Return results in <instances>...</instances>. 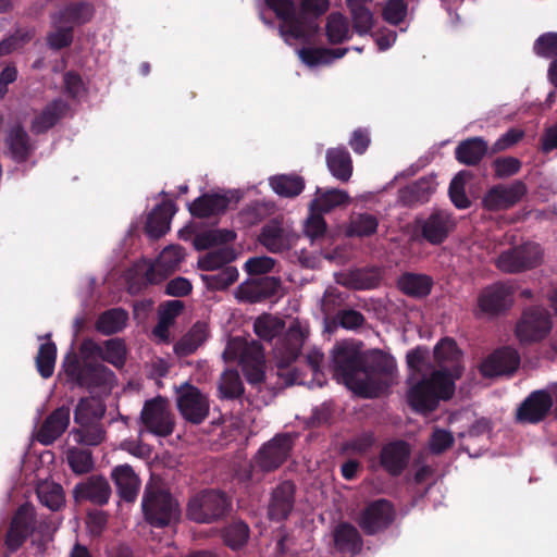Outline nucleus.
Returning <instances> with one entry per match:
<instances>
[{
    "mask_svg": "<svg viewBox=\"0 0 557 557\" xmlns=\"http://www.w3.org/2000/svg\"><path fill=\"white\" fill-rule=\"evenodd\" d=\"M267 5L283 22L280 32L283 36L300 40L305 39L301 23L297 17L296 5L293 0H264Z\"/></svg>",
    "mask_w": 557,
    "mask_h": 557,
    "instance_id": "412c9836",
    "label": "nucleus"
},
{
    "mask_svg": "<svg viewBox=\"0 0 557 557\" xmlns=\"http://www.w3.org/2000/svg\"><path fill=\"white\" fill-rule=\"evenodd\" d=\"M94 14L92 5L86 2L71 4L58 12L55 15L60 17L61 23L70 25L72 28L76 24L88 22Z\"/></svg>",
    "mask_w": 557,
    "mask_h": 557,
    "instance_id": "864d4df0",
    "label": "nucleus"
},
{
    "mask_svg": "<svg viewBox=\"0 0 557 557\" xmlns=\"http://www.w3.org/2000/svg\"><path fill=\"white\" fill-rule=\"evenodd\" d=\"M352 22L354 30L360 35L369 34L374 26V15L366 3L347 7Z\"/></svg>",
    "mask_w": 557,
    "mask_h": 557,
    "instance_id": "6e6d98bb",
    "label": "nucleus"
},
{
    "mask_svg": "<svg viewBox=\"0 0 557 557\" xmlns=\"http://www.w3.org/2000/svg\"><path fill=\"white\" fill-rule=\"evenodd\" d=\"M270 186L278 196L293 198L302 193L305 180L297 174H281L270 178Z\"/></svg>",
    "mask_w": 557,
    "mask_h": 557,
    "instance_id": "a19ab883",
    "label": "nucleus"
},
{
    "mask_svg": "<svg viewBox=\"0 0 557 557\" xmlns=\"http://www.w3.org/2000/svg\"><path fill=\"white\" fill-rule=\"evenodd\" d=\"M472 177L471 172L462 170L451 180L448 194L451 202L457 209H467L471 201L466 194V183Z\"/></svg>",
    "mask_w": 557,
    "mask_h": 557,
    "instance_id": "09e8293b",
    "label": "nucleus"
},
{
    "mask_svg": "<svg viewBox=\"0 0 557 557\" xmlns=\"http://www.w3.org/2000/svg\"><path fill=\"white\" fill-rule=\"evenodd\" d=\"M495 178H507L516 175L522 168V162L516 157H498L492 162Z\"/></svg>",
    "mask_w": 557,
    "mask_h": 557,
    "instance_id": "0e129e2a",
    "label": "nucleus"
},
{
    "mask_svg": "<svg viewBox=\"0 0 557 557\" xmlns=\"http://www.w3.org/2000/svg\"><path fill=\"white\" fill-rule=\"evenodd\" d=\"M533 52L544 59H557V33L548 32L539 36L533 44Z\"/></svg>",
    "mask_w": 557,
    "mask_h": 557,
    "instance_id": "052dcab7",
    "label": "nucleus"
},
{
    "mask_svg": "<svg viewBox=\"0 0 557 557\" xmlns=\"http://www.w3.org/2000/svg\"><path fill=\"white\" fill-rule=\"evenodd\" d=\"M174 205L170 201L157 206L148 215L145 231L151 238H160L171 228Z\"/></svg>",
    "mask_w": 557,
    "mask_h": 557,
    "instance_id": "c85d7f7f",
    "label": "nucleus"
},
{
    "mask_svg": "<svg viewBox=\"0 0 557 557\" xmlns=\"http://www.w3.org/2000/svg\"><path fill=\"white\" fill-rule=\"evenodd\" d=\"M541 260V246L527 242L504 250L496 260V267L505 273H521L537 267Z\"/></svg>",
    "mask_w": 557,
    "mask_h": 557,
    "instance_id": "6e6552de",
    "label": "nucleus"
},
{
    "mask_svg": "<svg viewBox=\"0 0 557 557\" xmlns=\"http://www.w3.org/2000/svg\"><path fill=\"white\" fill-rule=\"evenodd\" d=\"M230 201L227 195L205 194L189 205V211L196 218H209L223 213Z\"/></svg>",
    "mask_w": 557,
    "mask_h": 557,
    "instance_id": "c756f323",
    "label": "nucleus"
},
{
    "mask_svg": "<svg viewBox=\"0 0 557 557\" xmlns=\"http://www.w3.org/2000/svg\"><path fill=\"white\" fill-rule=\"evenodd\" d=\"M236 258L234 249L230 247H220L211 250L198 259V268L202 271H214L224 268Z\"/></svg>",
    "mask_w": 557,
    "mask_h": 557,
    "instance_id": "3c124183",
    "label": "nucleus"
},
{
    "mask_svg": "<svg viewBox=\"0 0 557 557\" xmlns=\"http://www.w3.org/2000/svg\"><path fill=\"white\" fill-rule=\"evenodd\" d=\"M141 507L146 520L153 527H164L172 519V495L160 485L146 487Z\"/></svg>",
    "mask_w": 557,
    "mask_h": 557,
    "instance_id": "1a4fd4ad",
    "label": "nucleus"
},
{
    "mask_svg": "<svg viewBox=\"0 0 557 557\" xmlns=\"http://www.w3.org/2000/svg\"><path fill=\"white\" fill-rule=\"evenodd\" d=\"M176 396V408L186 421L200 424L208 417L209 400L197 387L183 384Z\"/></svg>",
    "mask_w": 557,
    "mask_h": 557,
    "instance_id": "9b49d317",
    "label": "nucleus"
},
{
    "mask_svg": "<svg viewBox=\"0 0 557 557\" xmlns=\"http://www.w3.org/2000/svg\"><path fill=\"white\" fill-rule=\"evenodd\" d=\"M380 274L375 270L359 269L350 274V286L355 289H372L380 284Z\"/></svg>",
    "mask_w": 557,
    "mask_h": 557,
    "instance_id": "338daca9",
    "label": "nucleus"
},
{
    "mask_svg": "<svg viewBox=\"0 0 557 557\" xmlns=\"http://www.w3.org/2000/svg\"><path fill=\"white\" fill-rule=\"evenodd\" d=\"M410 453L407 442L403 440L389 442L381 449L380 463L389 475L398 476L407 468Z\"/></svg>",
    "mask_w": 557,
    "mask_h": 557,
    "instance_id": "aec40b11",
    "label": "nucleus"
},
{
    "mask_svg": "<svg viewBox=\"0 0 557 557\" xmlns=\"http://www.w3.org/2000/svg\"><path fill=\"white\" fill-rule=\"evenodd\" d=\"M67 461L71 469L77 474L87 473L94 468L91 453L86 449H70L67 453Z\"/></svg>",
    "mask_w": 557,
    "mask_h": 557,
    "instance_id": "680f3d73",
    "label": "nucleus"
},
{
    "mask_svg": "<svg viewBox=\"0 0 557 557\" xmlns=\"http://www.w3.org/2000/svg\"><path fill=\"white\" fill-rule=\"evenodd\" d=\"M57 359V347L52 342L40 345L37 357L36 367L44 379H48L53 374Z\"/></svg>",
    "mask_w": 557,
    "mask_h": 557,
    "instance_id": "4d7b16f0",
    "label": "nucleus"
},
{
    "mask_svg": "<svg viewBox=\"0 0 557 557\" xmlns=\"http://www.w3.org/2000/svg\"><path fill=\"white\" fill-rule=\"evenodd\" d=\"M326 165L331 174L346 183L352 175V159L345 147L330 148L325 153Z\"/></svg>",
    "mask_w": 557,
    "mask_h": 557,
    "instance_id": "7c9ffc66",
    "label": "nucleus"
},
{
    "mask_svg": "<svg viewBox=\"0 0 557 557\" xmlns=\"http://www.w3.org/2000/svg\"><path fill=\"white\" fill-rule=\"evenodd\" d=\"M236 234L230 230H209L195 235L193 244L196 250H207L213 246L225 245L233 242Z\"/></svg>",
    "mask_w": 557,
    "mask_h": 557,
    "instance_id": "49530a36",
    "label": "nucleus"
},
{
    "mask_svg": "<svg viewBox=\"0 0 557 557\" xmlns=\"http://www.w3.org/2000/svg\"><path fill=\"white\" fill-rule=\"evenodd\" d=\"M455 393V382L444 371H434L411 386L407 393L410 408L418 413L434 411L441 399L448 400Z\"/></svg>",
    "mask_w": 557,
    "mask_h": 557,
    "instance_id": "f03ea898",
    "label": "nucleus"
},
{
    "mask_svg": "<svg viewBox=\"0 0 557 557\" xmlns=\"http://www.w3.org/2000/svg\"><path fill=\"white\" fill-rule=\"evenodd\" d=\"M396 518L392 502L379 498L368 503L361 510L358 524L367 535H375L388 529Z\"/></svg>",
    "mask_w": 557,
    "mask_h": 557,
    "instance_id": "9d476101",
    "label": "nucleus"
},
{
    "mask_svg": "<svg viewBox=\"0 0 557 557\" xmlns=\"http://www.w3.org/2000/svg\"><path fill=\"white\" fill-rule=\"evenodd\" d=\"M145 428L157 436H168L172 433L173 421L169 401L162 397L147 400L140 413Z\"/></svg>",
    "mask_w": 557,
    "mask_h": 557,
    "instance_id": "4468645a",
    "label": "nucleus"
},
{
    "mask_svg": "<svg viewBox=\"0 0 557 557\" xmlns=\"http://www.w3.org/2000/svg\"><path fill=\"white\" fill-rule=\"evenodd\" d=\"M208 335L207 323L197 321L178 342L176 341V356L195 352L207 341Z\"/></svg>",
    "mask_w": 557,
    "mask_h": 557,
    "instance_id": "58836bf2",
    "label": "nucleus"
},
{
    "mask_svg": "<svg viewBox=\"0 0 557 557\" xmlns=\"http://www.w3.org/2000/svg\"><path fill=\"white\" fill-rule=\"evenodd\" d=\"M4 141L9 154L16 162L26 161L34 150L27 132L20 123L8 128Z\"/></svg>",
    "mask_w": 557,
    "mask_h": 557,
    "instance_id": "bb28decb",
    "label": "nucleus"
},
{
    "mask_svg": "<svg viewBox=\"0 0 557 557\" xmlns=\"http://www.w3.org/2000/svg\"><path fill=\"white\" fill-rule=\"evenodd\" d=\"M379 227V220L371 213H354L350 216L347 227V236L349 237H370L374 235Z\"/></svg>",
    "mask_w": 557,
    "mask_h": 557,
    "instance_id": "37998d69",
    "label": "nucleus"
},
{
    "mask_svg": "<svg viewBox=\"0 0 557 557\" xmlns=\"http://www.w3.org/2000/svg\"><path fill=\"white\" fill-rule=\"evenodd\" d=\"M336 549L342 554H358L362 548V537L356 527L348 522L339 523L334 531Z\"/></svg>",
    "mask_w": 557,
    "mask_h": 557,
    "instance_id": "f704fd0d",
    "label": "nucleus"
},
{
    "mask_svg": "<svg viewBox=\"0 0 557 557\" xmlns=\"http://www.w3.org/2000/svg\"><path fill=\"white\" fill-rule=\"evenodd\" d=\"M70 424V408L62 406L53 410L37 431L36 438L42 445H50L58 440Z\"/></svg>",
    "mask_w": 557,
    "mask_h": 557,
    "instance_id": "4be33fe9",
    "label": "nucleus"
},
{
    "mask_svg": "<svg viewBox=\"0 0 557 557\" xmlns=\"http://www.w3.org/2000/svg\"><path fill=\"white\" fill-rule=\"evenodd\" d=\"M455 444L454 435L450 431L435 428L429 440V448L432 454L441 455L453 447Z\"/></svg>",
    "mask_w": 557,
    "mask_h": 557,
    "instance_id": "69168bd1",
    "label": "nucleus"
},
{
    "mask_svg": "<svg viewBox=\"0 0 557 557\" xmlns=\"http://www.w3.org/2000/svg\"><path fill=\"white\" fill-rule=\"evenodd\" d=\"M416 226L424 240L431 245H441L455 227V221L447 210L435 209L426 218H417Z\"/></svg>",
    "mask_w": 557,
    "mask_h": 557,
    "instance_id": "ddd939ff",
    "label": "nucleus"
},
{
    "mask_svg": "<svg viewBox=\"0 0 557 557\" xmlns=\"http://www.w3.org/2000/svg\"><path fill=\"white\" fill-rule=\"evenodd\" d=\"M40 503L51 510H58L64 505V492L60 484L44 481L37 486Z\"/></svg>",
    "mask_w": 557,
    "mask_h": 557,
    "instance_id": "8fccbe9b",
    "label": "nucleus"
},
{
    "mask_svg": "<svg viewBox=\"0 0 557 557\" xmlns=\"http://www.w3.org/2000/svg\"><path fill=\"white\" fill-rule=\"evenodd\" d=\"M73 494L77 502L89 500L97 505H104L110 498L111 487L104 478L92 475L76 484Z\"/></svg>",
    "mask_w": 557,
    "mask_h": 557,
    "instance_id": "393cba45",
    "label": "nucleus"
},
{
    "mask_svg": "<svg viewBox=\"0 0 557 557\" xmlns=\"http://www.w3.org/2000/svg\"><path fill=\"white\" fill-rule=\"evenodd\" d=\"M296 490L292 480L282 481L272 490L267 507L271 521L282 522L288 519L295 507Z\"/></svg>",
    "mask_w": 557,
    "mask_h": 557,
    "instance_id": "2eb2a0df",
    "label": "nucleus"
},
{
    "mask_svg": "<svg viewBox=\"0 0 557 557\" xmlns=\"http://www.w3.org/2000/svg\"><path fill=\"white\" fill-rule=\"evenodd\" d=\"M218 391L221 399H239L245 393V387L238 371L233 369L225 370L221 375Z\"/></svg>",
    "mask_w": 557,
    "mask_h": 557,
    "instance_id": "79ce46f5",
    "label": "nucleus"
},
{
    "mask_svg": "<svg viewBox=\"0 0 557 557\" xmlns=\"http://www.w3.org/2000/svg\"><path fill=\"white\" fill-rule=\"evenodd\" d=\"M334 377L362 398H377L396 383L395 358L382 349L361 351L354 344L337 343L331 351Z\"/></svg>",
    "mask_w": 557,
    "mask_h": 557,
    "instance_id": "f257e3e1",
    "label": "nucleus"
},
{
    "mask_svg": "<svg viewBox=\"0 0 557 557\" xmlns=\"http://www.w3.org/2000/svg\"><path fill=\"white\" fill-rule=\"evenodd\" d=\"M325 35L331 45H338L348 40L350 30L347 17L339 12L331 13L326 20Z\"/></svg>",
    "mask_w": 557,
    "mask_h": 557,
    "instance_id": "c03bdc74",
    "label": "nucleus"
},
{
    "mask_svg": "<svg viewBox=\"0 0 557 557\" xmlns=\"http://www.w3.org/2000/svg\"><path fill=\"white\" fill-rule=\"evenodd\" d=\"M433 285V277L424 273L404 272L396 281L398 290L416 300L426 298L431 294Z\"/></svg>",
    "mask_w": 557,
    "mask_h": 557,
    "instance_id": "b1692460",
    "label": "nucleus"
},
{
    "mask_svg": "<svg viewBox=\"0 0 557 557\" xmlns=\"http://www.w3.org/2000/svg\"><path fill=\"white\" fill-rule=\"evenodd\" d=\"M556 383L547 388L532 391L518 406L515 420L521 424H539L550 413L554 403H557L555 393Z\"/></svg>",
    "mask_w": 557,
    "mask_h": 557,
    "instance_id": "39448f33",
    "label": "nucleus"
},
{
    "mask_svg": "<svg viewBox=\"0 0 557 557\" xmlns=\"http://www.w3.org/2000/svg\"><path fill=\"white\" fill-rule=\"evenodd\" d=\"M33 529V510L22 506L15 513L7 534V545L11 550L17 549Z\"/></svg>",
    "mask_w": 557,
    "mask_h": 557,
    "instance_id": "cd10ccee",
    "label": "nucleus"
},
{
    "mask_svg": "<svg viewBox=\"0 0 557 557\" xmlns=\"http://www.w3.org/2000/svg\"><path fill=\"white\" fill-rule=\"evenodd\" d=\"M349 202V196L345 190L337 188L323 189L318 187L314 199L310 202L309 209L329 213L339 206Z\"/></svg>",
    "mask_w": 557,
    "mask_h": 557,
    "instance_id": "4c0bfd02",
    "label": "nucleus"
},
{
    "mask_svg": "<svg viewBox=\"0 0 557 557\" xmlns=\"http://www.w3.org/2000/svg\"><path fill=\"white\" fill-rule=\"evenodd\" d=\"M128 313L121 309L114 308L103 312L97 320V330L104 334L111 335L121 332L127 323Z\"/></svg>",
    "mask_w": 557,
    "mask_h": 557,
    "instance_id": "a18cd8bd",
    "label": "nucleus"
},
{
    "mask_svg": "<svg viewBox=\"0 0 557 557\" xmlns=\"http://www.w3.org/2000/svg\"><path fill=\"white\" fill-rule=\"evenodd\" d=\"M519 352L509 346L495 349L480 366V372L484 377L511 375L520 366Z\"/></svg>",
    "mask_w": 557,
    "mask_h": 557,
    "instance_id": "dca6fc26",
    "label": "nucleus"
},
{
    "mask_svg": "<svg viewBox=\"0 0 557 557\" xmlns=\"http://www.w3.org/2000/svg\"><path fill=\"white\" fill-rule=\"evenodd\" d=\"M511 304V288L504 283H494L484 287L478 297L480 311L490 317L505 312Z\"/></svg>",
    "mask_w": 557,
    "mask_h": 557,
    "instance_id": "6ab92c4d",
    "label": "nucleus"
},
{
    "mask_svg": "<svg viewBox=\"0 0 557 557\" xmlns=\"http://www.w3.org/2000/svg\"><path fill=\"white\" fill-rule=\"evenodd\" d=\"M434 360L440 367L438 371H444L453 382L461 377L463 372L462 351L455 339L442 338L434 347Z\"/></svg>",
    "mask_w": 557,
    "mask_h": 557,
    "instance_id": "a211bd4d",
    "label": "nucleus"
},
{
    "mask_svg": "<svg viewBox=\"0 0 557 557\" xmlns=\"http://www.w3.org/2000/svg\"><path fill=\"white\" fill-rule=\"evenodd\" d=\"M201 278L208 289L224 290L238 278V271L235 267L226 265L214 274H202Z\"/></svg>",
    "mask_w": 557,
    "mask_h": 557,
    "instance_id": "5fc2aeb1",
    "label": "nucleus"
},
{
    "mask_svg": "<svg viewBox=\"0 0 557 557\" xmlns=\"http://www.w3.org/2000/svg\"><path fill=\"white\" fill-rule=\"evenodd\" d=\"M282 282L278 277L261 276L242 283L236 290L240 301L256 304L278 296Z\"/></svg>",
    "mask_w": 557,
    "mask_h": 557,
    "instance_id": "f3484780",
    "label": "nucleus"
},
{
    "mask_svg": "<svg viewBox=\"0 0 557 557\" xmlns=\"http://www.w3.org/2000/svg\"><path fill=\"white\" fill-rule=\"evenodd\" d=\"M112 479L120 496L126 502H133L137 497L140 480L128 465L117 466L112 471Z\"/></svg>",
    "mask_w": 557,
    "mask_h": 557,
    "instance_id": "2f4dec72",
    "label": "nucleus"
},
{
    "mask_svg": "<svg viewBox=\"0 0 557 557\" xmlns=\"http://www.w3.org/2000/svg\"><path fill=\"white\" fill-rule=\"evenodd\" d=\"M295 445V436L290 433H278L262 444L253 457L255 466L269 473L278 469L290 456Z\"/></svg>",
    "mask_w": 557,
    "mask_h": 557,
    "instance_id": "423d86ee",
    "label": "nucleus"
},
{
    "mask_svg": "<svg viewBox=\"0 0 557 557\" xmlns=\"http://www.w3.org/2000/svg\"><path fill=\"white\" fill-rule=\"evenodd\" d=\"M104 406L96 398H83L76 406L74 421L81 425L90 424L104 414Z\"/></svg>",
    "mask_w": 557,
    "mask_h": 557,
    "instance_id": "de8ad7c7",
    "label": "nucleus"
},
{
    "mask_svg": "<svg viewBox=\"0 0 557 557\" xmlns=\"http://www.w3.org/2000/svg\"><path fill=\"white\" fill-rule=\"evenodd\" d=\"M301 338L288 336L283 358L278 361V376L284 379L286 385H293L298 379L296 369H289V364L298 358L301 351Z\"/></svg>",
    "mask_w": 557,
    "mask_h": 557,
    "instance_id": "e433bc0d",
    "label": "nucleus"
},
{
    "mask_svg": "<svg viewBox=\"0 0 557 557\" xmlns=\"http://www.w3.org/2000/svg\"><path fill=\"white\" fill-rule=\"evenodd\" d=\"M52 23L55 30L48 36V44L52 49H61L67 47L73 39L72 27L65 23H61L60 17L53 15Z\"/></svg>",
    "mask_w": 557,
    "mask_h": 557,
    "instance_id": "13d9d810",
    "label": "nucleus"
},
{
    "mask_svg": "<svg viewBox=\"0 0 557 557\" xmlns=\"http://www.w3.org/2000/svg\"><path fill=\"white\" fill-rule=\"evenodd\" d=\"M231 508L224 492L207 490L193 497L187 507L188 517L199 523H210L223 518Z\"/></svg>",
    "mask_w": 557,
    "mask_h": 557,
    "instance_id": "20e7f679",
    "label": "nucleus"
},
{
    "mask_svg": "<svg viewBox=\"0 0 557 557\" xmlns=\"http://www.w3.org/2000/svg\"><path fill=\"white\" fill-rule=\"evenodd\" d=\"M296 239V236L286 232L276 223L265 224L259 235L260 244L273 253L290 249Z\"/></svg>",
    "mask_w": 557,
    "mask_h": 557,
    "instance_id": "a878e982",
    "label": "nucleus"
},
{
    "mask_svg": "<svg viewBox=\"0 0 557 557\" xmlns=\"http://www.w3.org/2000/svg\"><path fill=\"white\" fill-rule=\"evenodd\" d=\"M95 351L98 356L113 367L123 368L126 361V346L121 338H111L103 343V345H96Z\"/></svg>",
    "mask_w": 557,
    "mask_h": 557,
    "instance_id": "ea45409f",
    "label": "nucleus"
},
{
    "mask_svg": "<svg viewBox=\"0 0 557 557\" xmlns=\"http://www.w3.org/2000/svg\"><path fill=\"white\" fill-rule=\"evenodd\" d=\"M487 143L481 137L465 139L455 149L456 160L468 166L478 165L487 152Z\"/></svg>",
    "mask_w": 557,
    "mask_h": 557,
    "instance_id": "72a5a7b5",
    "label": "nucleus"
},
{
    "mask_svg": "<svg viewBox=\"0 0 557 557\" xmlns=\"http://www.w3.org/2000/svg\"><path fill=\"white\" fill-rule=\"evenodd\" d=\"M174 272V247H165L152 264L146 261L138 262L129 271L128 289L137 293L147 283H159L168 278Z\"/></svg>",
    "mask_w": 557,
    "mask_h": 557,
    "instance_id": "7ed1b4c3",
    "label": "nucleus"
},
{
    "mask_svg": "<svg viewBox=\"0 0 557 557\" xmlns=\"http://www.w3.org/2000/svg\"><path fill=\"white\" fill-rule=\"evenodd\" d=\"M249 527L244 521H234L222 530L224 544L233 550L242 548L249 539Z\"/></svg>",
    "mask_w": 557,
    "mask_h": 557,
    "instance_id": "603ef678",
    "label": "nucleus"
},
{
    "mask_svg": "<svg viewBox=\"0 0 557 557\" xmlns=\"http://www.w3.org/2000/svg\"><path fill=\"white\" fill-rule=\"evenodd\" d=\"M528 193L527 185L521 180L510 185H494L482 198V206L487 211H504L516 206Z\"/></svg>",
    "mask_w": 557,
    "mask_h": 557,
    "instance_id": "f8f14e48",
    "label": "nucleus"
},
{
    "mask_svg": "<svg viewBox=\"0 0 557 557\" xmlns=\"http://www.w3.org/2000/svg\"><path fill=\"white\" fill-rule=\"evenodd\" d=\"M67 104L55 99L48 103L40 113L35 115L32 121L30 129L35 134H41L53 127L65 114Z\"/></svg>",
    "mask_w": 557,
    "mask_h": 557,
    "instance_id": "473e14b6",
    "label": "nucleus"
},
{
    "mask_svg": "<svg viewBox=\"0 0 557 557\" xmlns=\"http://www.w3.org/2000/svg\"><path fill=\"white\" fill-rule=\"evenodd\" d=\"M552 330L549 312L540 306H531L523 310L516 324V336L522 344L536 343L544 339Z\"/></svg>",
    "mask_w": 557,
    "mask_h": 557,
    "instance_id": "0eeeda50",
    "label": "nucleus"
},
{
    "mask_svg": "<svg viewBox=\"0 0 557 557\" xmlns=\"http://www.w3.org/2000/svg\"><path fill=\"white\" fill-rule=\"evenodd\" d=\"M174 323V300L166 301L159 311V322L153 329V335L161 342L169 337V327Z\"/></svg>",
    "mask_w": 557,
    "mask_h": 557,
    "instance_id": "e2e57ef3",
    "label": "nucleus"
},
{
    "mask_svg": "<svg viewBox=\"0 0 557 557\" xmlns=\"http://www.w3.org/2000/svg\"><path fill=\"white\" fill-rule=\"evenodd\" d=\"M238 357L239 364H261L264 363L263 347L259 342L252 341L251 343H245L240 349V352L232 354L231 358L235 359Z\"/></svg>",
    "mask_w": 557,
    "mask_h": 557,
    "instance_id": "bf43d9fd",
    "label": "nucleus"
},
{
    "mask_svg": "<svg viewBox=\"0 0 557 557\" xmlns=\"http://www.w3.org/2000/svg\"><path fill=\"white\" fill-rule=\"evenodd\" d=\"M310 214L305 223L304 232L312 242L322 238L326 232V222L322 212L309 209Z\"/></svg>",
    "mask_w": 557,
    "mask_h": 557,
    "instance_id": "774afa93",
    "label": "nucleus"
},
{
    "mask_svg": "<svg viewBox=\"0 0 557 557\" xmlns=\"http://www.w3.org/2000/svg\"><path fill=\"white\" fill-rule=\"evenodd\" d=\"M435 177L423 176L398 191V200L405 207H416L428 202L436 189Z\"/></svg>",
    "mask_w": 557,
    "mask_h": 557,
    "instance_id": "5701e85b",
    "label": "nucleus"
},
{
    "mask_svg": "<svg viewBox=\"0 0 557 557\" xmlns=\"http://www.w3.org/2000/svg\"><path fill=\"white\" fill-rule=\"evenodd\" d=\"M330 9V0H300L297 17L301 23L305 39L308 38L313 24Z\"/></svg>",
    "mask_w": 557,
    "mask_h": 557,
    "instance_id": "c9c22d12",
    "label": "nucleus"
}]
</instances>
